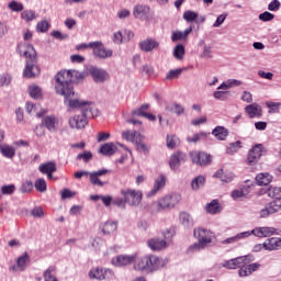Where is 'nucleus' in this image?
Wrapping results in <instances>:
<instances>
[{
	"label": "nucleus",
	"instance_id": "e433bc0d",
	"mask_svg": "<svg viewBox=\"0 0 281 281\" xmlns=\"http://www.w3.org/2000/svg\"><path fill=\"white\" fill-rule=\"evenodd\" d=\"M117 231V222L108 221L102 225V232L109 236Z\"/></svg>",
	"mask_w": 281,
	"mask_h": 281
},
{
	"label": "nucleus",
	"instance_id": "dca6fc26",
	"mask_svg": "<svg viewBox=\"0 0 281 281\" xmlns=\"http://www.w3.org/2000/svg\"><path fill=\"white\" fill-rule=\"evenodd\" d=\"M281 210V200H273L269 203L268 206L262 209L259 212L260 218H268V216H271V214H277V212H280Z\"/></svg>",
	"mask_w": 281,
	"mask_h": 281
},
{
	"label": "nucleus",
	"instance_id": "1a4fd4ad",
	"mask_svg": "<svg viewBox=\"0 0 281 281\" xmlns=\"http://www.w3.org/2000/svg\"><path fill=\"white\" fill-rule=\"evenodd\" d=\"M90 280H111L113 278V270L106 268L95 267L88 272Z\"/></svg>",
	"mask_w": 281,
	"mask_h": 281
},
{
	"label": "nucleus",
	"instance_id": "5701e85b",
	"mask_svg": "<svg viewBox=\"0 0 281 281\" xmlns=\"http://www.w3.org/2000/svg\"><path fill=\"white\" fill-rule=\"evenodd\" d=\"M147 247H149L151 251H160V249H166V247H168V243H166L164 239L155 237L147 241Z\"/></svg>",
	"mask_w": 281,
	"mask_h": 281
},
{
	"label": "nucleus",
	"instance_id": "c9c22d12",
	"mask_svg": "<svg viewBox=\"0 0 281 281\" xmlns=\"http://www.w3.org/2000/svg\"><path fill=\"white\" fill-rule=\"evenodd\" d=\"M179 221L183 227H192L194 225V220H192V215L188 212H181L179 215Z\"/></svg>",
	"mask_w": 281,
	"mask_h": 281
},
{
	"label": "nucleus",
	"instance_id": "aec40b11",
	"mask_svg": "<svg viewBox=\"0 0 281 281\" xmlns=\"http://www.w3.org/2000/svg\"><path fill=\"white\" fill-rule=\"evenodd\" d=\"M166 188V176L160 175L155 179L153 189L147 193V196H155L159 190Z\"/></svg>",
	"mask_w": 281,
	"mask_h": 281
},
{
	"label": "nucleus",
	"instance_id": "4468645a",
	"mask_svg": "<svg viewBox=\"0 0 281 281\" xmlns=\"http://www.w3.org/2000/svg\"><path fill=\"white\" fill-rule=\"evenodd\" d=\"M134 19L148 21L150 19V7L146 4H136L133 9Z\"/></svg>",
	"mask_w": 281,
	"mask_h": 281
},
{
	"label": "nucleus",
	"instance_id": "c03bdc74",
	"mask_svg": "<svg viewBox=\"0 0 281 281\" xmlns=\"http://www.w3.org/2000/svg\"><path fill=\"white\" fill-rule=\"evenodd\" d=\"M183 56H186V47L183 44H178L173 48V57L176 60H183Z\"/></svg>",
	"mask_w": 281,
	"mask_h": 281
},
{
	"label": "nucleus",
	"instance_id": "0eeeda50",
	"mask_svg": "<svg viewBox=\"0 0 281 281\" xmlns=\"http://www.w3.org/2000/svg\"><path fill=\"white\" fill-rule=\"evenodd\" d=\"M121 194L123 199H125L126 205H131L132 207L139 206V203H142V199L144 198V193L135 189H124L121 191Z\"/></svg>",
	"mask_w": 281,
	"mask_h": 281
},
{
	"label": "nucleus",
	"instance_id": "4d7b16f0",
	"mask_svg": "<svg viewBox=\"0 0 281 281\" xmlns=\"http://www.w3.org/2000/svg\"><path fill=\"white\" fill-rule=\"evenodd\" d=\"M167 111H173V113H176V115H183L184 113V109L183 105L179 104V103H173L171 105H168L166 108Z\"/></svg>",
	"mask_w": 281,
	"mask_h": 281
},
{
	"label": "nucleus",
	"instance_id": "72a5a7b5",
	"mask_svg": "<svg viewBox=\"0 0 281 281\" xmlns=\"http://www.w3.org/2000/svg\"><path fill=\"white\" fill-rule=\"evenodd\" d=\"M117 151V146L113 143H105L100 148L101 155H105L106 157H111V155H115Z\"/></svg>",
	"mask_w": 281,
	"mask_h": 281
},
{
	"label": "nucleus",
	"instance_id": "de8ad7c7",
	"mask_svg": "<svg viewBox=\"0 0 281 281\" xmlns=\"http://www.w3.org/2000/svg\"><path fill=\"white\" fill-rule=\"evenodd\" d=\"M240 148H243V143L240 140H237L227 146L226 153L228 155H236V153H238Z\"/></svg>",
	"mask_w": 281,
	"mask_h": 281
},
{
	"label": "nucleus",
	"instance_id": "f3484780",
	"mask_svg": "<svg viewBox=\"0 0 281 281\" xmlns=\"http://www.w3.org/2000/svg\"><path fill=\"white\" fill-rule=\"evenodd\" d=\"M138 47H139L140 52L150 54V52H155V49L159 48V42L157 40H155L154 37H147L145 40H142L138 43Z\"/></svg>",
	"mask_w": 281,
	"mask_h": 281
},
{
	"label": "nucleus",
	"instance_id": "39448f33",
	"mask_svg": "<svg viewBox=\"0 0 281 281\" xmlns=\"http://www.w3.org/2000/svg\"><path fill=\"white\" fill-rule=\"evenodd\" d=\"M98 115H100L98 109H90L89 111L83 110L81 114H76L69 119V126L70 128H77V131H80L89 124V120L98 117Z\"/></svg>",
	"mask_w": 281,
	"mask_h": 281
},
{
	"label": "nucleus",
	"instance_id": "f8f14e48",
	"mask_svg": "<svg viewBox=\"0 0 281 281\" xmlns=\"http://www.w3.org/2000/svg\"><path fill=\"white\" fill-rule=\"evenodd\" d=\"M192 164L195 166H207L210 164V155L205 151L193 150L189 154Z\"/></svg>",
	"mask_w": 281,
	"mask_h": 281
},
{
	"label": "nucleus",
	"instance_id": "bb28decb",
	"mask_svg": "<svg viewBox=\"0 0 281 281\" xmlns=\"http://www.w3.org/2000/svg\"><path fill=\"white\" fill-rule=\"evenodd\" d=\"M123 139H126V142H132L133 144H136V142H144V136L135 131H126L122 133Z\"/></svg>",
	"mask_w": 281,
	"mask_h": 281
},
{
	"label": "nucleus",
	"instance_id": "7ed1b4c3",
	"mask_svg": "<svg viewBox=\"0 0 281 281\" xmlns=\"http://www.w3.org/2000/svg\"><path fill=\"white\" fill-rule=\"evenodd\" d=\"M193 236L198 243L189 246L188 254H196V251H203L210 243H212V232L207 228H194Z\"/></svg>",
	"mask_w": 281,
	"mask_h": 281
},
{
	"label": "nucleus",
	"instance_id": "09e8293b",
	"mask_svg": "<svg viewBox=\"0 0 281 281\" xmlns=\"http://www.w3.org/2000/svg\"><path fill=\"white\" fill-rule=\"evenodd\" d=\"M266 106L269 109L270 114L280 113L281 102L267 101Z\"/></svg>",
	"mask_w": 281,
	"mask_h": 281
},
{
	"label": "nucleus",
	"instance_id": "c756f323",
	"mask_svg": "<svg viewBox=\"0 0 281 281\" xmlns=\"http://www.w3.org/2000/svg\"><path fill=\"white\" fill-rule=\"evenodd\" d=\"M257 186H269L273 181V177L269 172L258 173L255 178Z\"/></svg>",
	"mask_w": 281,
	"mask_h": 281
},
{
	"label": "nucleus",
	"instance_id": "2f4dec72",
	"mask_svg": "<svg viewBox=\"0 0 281 281\" xmlns=\"http://www.w3.org/2000/svg\"><path fill=\"white\" fill-rule=\"evenodd\" d=\"M212 134L214 135L215 139H218V142H225L229 135V131L223 126H217L213 130Z\"/></svg>",
	"mask_w": 281,
	"mask_h": 281
},
{
	"label": "nucleus",
	"instance_id": "423d86ee",
	"mask_svg": "<svg viewBox=\"0 0 281 281\" xmlns=\"http://www.w3.org/2000/svg\"><path fill=\"white\" fill-rule=\"evenodd\" d=\"M65 104H67L69 109H80L81 113H85V111H91V109H97L92 102L78 99V97H76V92H74L69 98H65Z\"/></svg>",
	"mask_w": 281,
	"mask_h": 281
},
{
	"label": "nucleus",
	"instance_id": "ddd939ff",
	"mask_svg": "<svg viewBox=\"0 0 281 281\" xmlns=\"http://www.w3.org/2000/svg\"><path fill=\"white\" fill-rule=\"evenodd\" d=\"M166 265H168L167 259L159 258L155 255H149L148 273H155L156 271L164 269V267H166Z\"/></svg>",
	"mask_w": 281,
	"mask_h": 281
},
{
	"label": "nucleus",
	"instance_id": "603ef678",
	"mask_svg": "<svg viewBox=\"0 0 281 281\" xmlns=\"http://www.w3.org/2000/svg\"><path fill=\"white\" fill-rule=\"evenodd\" d=\"M70 77V85L72 82H80V80L85 79V75L78 70H68Z\"/></svg>",
	"mask_w": 281,
	"mask_h": 281
},
{
	"label": "nucleus",
	"instance_id": "9d476101",
	"mask_svg": "<svg viewBox=\"0 0 281 281\" xmlns=\"http://www.w3.org/2000/svg\"><path fill=\"white\" fill-rule=\"evenodd\" d=\"M92 56L99 58V60H106L113 56V50L111 48H105L104 44L100 41L94 42L92 46Z\"/></svg>",
	"mask_w": 281,
	"mask_h": 281
},
{
	"label": "nucleus",
	"instance_id": "6e6552de",
	"mask_svg": "<svg viewBox=\"0 0 281 281\" xmlns=\"http://www.w3.org/2000/svg\"><path fill=\"white\" fill-rule=\"evenodd\" d=\"M88 72L91 76L93 82L97 85H102L103 82H108V80H111V75H109V71L104 68H100L97 66H91L88 68Z\"/></svg>",
	"mask_w": 281,
	"mask_h": 281
},
{
	"label": "nucleus",
	"instance_id": "49530a36",
	"mask_svg": "<svg viewBox=\"0 0 281 281\" xmlns=\"http://www.w3.org/2000/svg\"><path fill=\"white\" fill-rule=\"evenodd\" d=\"M210 133L207 132H200L194 134L192 137H188L187 142H189V144H196V142H201V139H207Z\"/></svg>",
	"mask_w": 281,
	"mask_h": 281
},
{
	"label": "nucleus",
	"instance_id": "6ab92c4d",
	"mask_svg": "<svg viewBox=\"0 0 281 281\" xmlns=\"http://www.w3.org/2000/svg\"><path fill=\"white\" fill-rule=\"evenodd\" d=\"M42 124L49 131V133H56V130L58 128V117L55 115H46L43 117Z\"/></svg>",
	"mask_w": 281,
	"mask_h": 281
},
{
	"label": "nucleus",
	"instance_id": "8fccbe9b",
	"mask_svg": "<svg viewBox=\"0 0 281 281\" xmlns=\"http://www.w3.org/2000/svg\"><path fill=\"white\" fill-rule=\"evenodd\" d=\"M235 265L238 269V267H243V265H249V262L254 261V256H241L234 258Z\"/></svg>",
	"mask_w": 281,
	"mask_h": 281
},
{
	"label": "nucleus",
	"instance_id": "b1692460",
	"mask_svg": "<svg viewBox=\"0 0 281 281\" xmlns=\"http://www.w3.org/2000/svg\"><path fill=\"white\" fill-rule=\"evenodd\" d=\"M149 267V256H144L136 259L134 263L135 271H142L143 273H148Z\"/></svg>",
	"mask_w": 281,
	"mask_h": 281
},
{
	"label": "nucleus",
	"instance_id": "f03ea898",
	"mask_svg": "<svg viewBox=\"0 0 281 281\" xmlns=\"http://www.w3.org/2000/svg\"><path fill=\"white\" fill-rule=\"evenodd\" d=\"M55 91L58 95L64 98H71L74 95V85L68 70H60L55 76Z\"/></svg>",
	"mask_w": 281,
	"mask_h": 281
},
{
	"label": "nucleus",
	"instance_id": "bf43d9fd",
	"mask_svg": "<svg viewBox=\"0 0 281 281\" xmlns=\"http://www.w3.org/2000/svg\"><path fill=\"white\" fill-rule=\"evenodd\" d=\"M32 190H34V183L32 182V180H26L25 182L22 183L20 191L23 194H27V192H32Z\"/></svg>",
	"mask_w": 281,
	"mask_h": 281
},
{
	"label": "nucleus",
	"instance_id": "a211bd4d",
	"mask_svg": "<svg viewBox=\"0 0 281 281\" xmlns=\"http://www.w3.org/2000/svg\"><path fill=\"white\" fill-rule=\"evenodd\" d=\"M137 260V255H119L112 259L114 267H126Z\"/></svg>",
	"mask_w": 281,
	"mask_h": 281
},
{
	"label": "nucleus",
	"instance_id": "338daca9",
	"mask_svg": "<svg viewBox=\"0 0 281 281\" xmlns=\"http://www.w3.org/2000/svg\"><path fill=\"white\" fill-rule=\"evenodd\" d=\"M113 43L116 45H121V43H124V31H119L113 34Z\"/></svg>",
	"mask_w": 281,
	"mask_h": 281
},
{
	"label": "nucleus",
	"instance_id": "774afa93",
	"mask_svg": "<svg viewBox=\"0 0 281 281\" xmlns=\"http://www.w3.org/2000/svg\"><path fill=\"white\" fill-rule=\"evenodd\" d=\"M36 30H37V32H42V33L47 32V30H49V22H47L45 20L38 22L36 25Z\"/></svg>",
	"mask_w": 281,
	"mask_h": 281
},
{
	"label": "nucleus",
	"instance_id": "a19ab883",
	"mask_svg": "<svg viewBox=\"0 0 281 281\" xmlns=\"http://www.w3.org/2000/svg\"><path fill=\"white\" fill-rule=\"evenodd\" d=\"M214 177L220 178L222 181H224V183H231V181H234V178H235L236 176H234L233 172L223 173V169H220V170L214 175Z\"/></svg>",
	"mask_w": 281,
	"mask_h": 281
},
{
	"label": "nucleus",
	"instance_id": "864d4df0",
	"mask_svg": "<svg viewBox=\"0 0 281 281\" xmlns=\"http://www.w3.org/2000/svg\"><path fill=\"white\" fill-rule=\"evenodd\" d=\"M198 14L199 13H196L192 10H188V11H184L182 19H184V21H187V23H195L196 19H198Z\"/></svg>",
	"mask_w": 281,
	"mask_h": 281
},
{
	"label": "nucleus",
	"instance_id": "69168bd1",
	"mask_svg": "<svg viewBox=\"0 0 281 281\" xmlns=\"http://www.w3.org/2000/svg\"><path fill=\"white\" fill-rule=\"evenodd\" d=\"M213 95L215 100L224 101V100H227V98H229V91H225V90L215 91Z\"/></svg>",
	"mask_w": 281,
	"mask_h": 281
},
{
	"label": "nucleus",
	"instance_id": "9b49d317",
	"mask_svg": "<svg viewBox=\"0 0 281 281\" xmlns=\"http://www.w3.org/2000/svg\"><path fill=\"white\" fill-rule=\"evenodd\" d=\"M250 236H256L257 238H269L278 234V229L269 226L256 227L252 231H246Z\"/></svg>",
	"mask_w": 281,
	"mask_h": 281
},
{
	"label": "nucleus",
	"instance_id": "ea45409f",
	"mask_svg": "<svg viewBox=\"0 0 281 281\" xmlns=\"http://www.w3.org/2000/svg\"><path fill=\"white\" fill-rule=\"evenodd\" d=\"M249 236H251V233H246V232L238 233L236 236L225 239L224 245H229L232 243H238V240L249 238Z\"/></svg>",
	"mask_w": 281,
	"mask_h": 281
},
{
	"label": "nucleus",
	"instance_id": "5fc2aeb1",
	"mask_svg": "<svg viewBox=\"0 0 281 281\" xmlns=\"http://www.w3.org/2000/svg\"><path fill=\"white\" fill-rule=\"evenodd\" d=\"M34 187L37 192H47V181L43 178L35 180Z\"/></svg>",
	"mask_w": 281,
	"mask_h": 281
},
{
	"label": "nucleus",
	"instance_id": "4be33fe9",
	"mask_svg": "<svg viewBox=\"0 0 281 281\" xmlns=\"http://www.w3.org/2000/svg\"><path fill=\"white\" fill-rule=\"evenodd\" d=\"M108 172L109 170L106 169H100L98 171L90 172V183H92V186H99V188H102L104 186V182H102L98 177H104V175H106Z\"/></svg>",
	"mask_w": 281,
	"mask_h": 281
},
{
	"label": "nucleus",
	"instance_id": "7c9ffc66",
	"mask_svg": "<svg viewBox=\"0 0 281 281\" xmlns=\"http://www.w3.org/2000/svg\"><path fill=\"white\" fill-rule=\"evenodd\" d=\"M267 251H278L281 249V238L280 237H271L266 240Z\"/></svg>",
	"mask_w": 281,
	"mask_h": 281
},
{
	"label": "nucleus",
	"instance_id": "4c0bfd02",
	"mask_svg": "<svg viewBox=\"0 0 281 281\" xmlns=\"http://www.w3.org/2000/svg\"><path fill=\"white\" fill-rule=\"evenodd\" d=\"M243 85V81L238 79H228L224 81L218 89H222L223 91H227V89H234V87H240Z\"/></svg>",
	"mask_w": 281,
	"mask_h": 281
},
{
	"label": "nucleus",
	"instance_id": "f257e3e1",
	"mask_svg": "<svg viewBox=\"0 0 281 281\" xmlns=\"http://www.w3.org/2000/svg\"><path fill=\"white\" fill-rule=\"evenodd\" d=\"M18 54L26 58V65L23 71L24 78H36L41 74L38 68V59L36 58V49L32 44L20 43L18 45Z\"/></svg>",
	"mask_w": 281,
	"mask_h": 281
},
{
	"label": "nucleus",
	"instance_id": "58836bf2",
	"mask_svg": "<svg viewBox=\"0 0 281 281\" xmlns=\"http://www.w3.org/2000/svg\"><path fill=\"white\" fill-rule=\"evenodd\" d=\"M29 94L33 100H41V98H43V90L36 85H31L29 86Z\"/></svg>",
	"mask_w": 281,
	"mask_h": 281
},
{
	"label": "nucleus",
	"instance_id": "052dcab7",
	"mask_svg": "<svg viewBox=\"0 0 281 281\" xmlns=\"http://www.w3.org/2000/svg\"><path fill=\"white\" fill-rule=\"evenodd\" d=\"M148 109H150V104H142L139 109L132 111V115H137L138 117H142L143 114H146V111H148Z\"/></svg>",
	"mask_w": 281,
	"mask_h": 281
},
{
	"label": "nucleus",
	"instance_id": "0e129e2a",
	"mask_svg": "<svg viewBox=\"0 0 281 281\" xmlns=\"http://www.w3.org/2000/svg\"><path fill=\"white\" fill-rule=\"evenodd\" d=\"M16 187L14 184H7L1 188V194L4 195H12L13 192H15Z\"/></svg>",
	"mask_w": 281,
	"mask_h": 281
},
{
	"label": "nucleus",
	"instance_id": "a878e982",
	"mask_svg": "<svg viewBox=\"0 0 281 281\" xmlns=\"http://www.w3.org/2000/svg\"><path fill=\"white\" fill-rule=\"evenodd\" d=\"M245 112L251 119L260 117L262 115V108L258 103H251L245 108Z\"/></svg>",
	"mask_w": 281,
	"mask_h": 281
},
{
	"label": "nucleus",
	"instance_id": "20e7f679",
	"mask_svg": "<svg viewBox=\"0 0 281 281\" xmlns=\"http://www.w3.org/2000/svg\"><path fill=\"white\" fill-rule=\"evenodd\" d=\"M181 201V195L179 193H172L161 198L160 200L153 202L149 206V212L151 214H157V212H162V210H172Z\"/></svg>",
	"mask_w": 281,
	"mask_h": 281
},
{
	"label": "nucleus",
	"instance_id": "f704fd0d",
	"mask_svg": "<svg viewBox=\"0 0 281 281\" xmlns=\"http://www.w3.org/2000/svg\"><path fill=\"white\" fill-rule=\"evenodd\" d=\"M26 112L29 115H34V113L36 114L37 117H43V115H45V113H47V111L45 110H41L38 112V104H34V103H26Z\"/></svg>",
	"mask_w": 281,
	"mask_h": 281
},
{
	"label": "nucleus",
	"instance_id": "79ce46f5",
	"mask_svg": "<svg viewBox=\"0 0 281 281\" xmlns=\"http://www.w3.org/2000/svg\"><path fill=\"white\" fill-rule=\"evenodd\" d=\"M268 196L270 199H273V200H277V201H280L281 200V187H269L268 190Z\"/></svg>",
	"mask_w": 281,
	"mask_h": 281
},
{
	"label": "nucleus",
	"instance_id": "37998d69",
	"mask_svg": "<svg viewBox=\"0 0 281 281\" xmlns=\"http://www.w3.org/2000/svg\"><path fill=\"white\" fill-rule=\"evenodd\" d=\"M44 281H58L56 278V267L50 266L44 272Z\"/></svg>",
	"mask_w": 281,
	"mask_h": 281
},
{
	"label": "nucleus",
	"instance_id": "cd10ccee",
	"mask_svg": "<svg viewBox=\"0 0 281 281\" xmlns=\"http://www.w3.org/2000/svg\"><path fill=\"white\" fill-rule=\"evenodd\" d=\"M249 186H244L240 189H236L231 193V196L234 201H240V199H246L249 195Z\"/></svg>",
	"mask_w": 281,
	"mask_h": 281
},
{
	"label": "nucleus",
	"instance_id": "a18cd8bd",
	"mask_svg": "<svg viewBox=\"0 0 281 281\" xmlns=\"http://www.w3.org/2000/svg\"><path fill=\"white\" fill-rule=\"evenodd\" d=\"M205 186V177L198 176L191 181V188L192 190H201Z\"/></svg>",
	"mask_w": 281,
	"mask_h": 281
},
{
	"label": "nucleus",
	"instance_id": "412c9836",
	"mask_svg": "<svg viewBox=\"0 0 281 281\" xmlns=\"http://www.w3.org/2000/svg\"><path fill=\"white\" fill-rule=\"evenodd\" d=\"M27 262H30V256L27 252H24L16 260V265L10 268V271H25L27 268Z\"/></svg>",
	"mask_w": 281,
	"mask_h": 281
},
{
	"label": "nucleus",
	"instance_id": "3c124183",
	"mask_svg": "<svg viewBox=\"0 0 281 281\" xmlns=\"http://www.w3.org/2000/svg\"><path fill=\"white\" fill-rule=\"evenodd\" d=\"M186 71V68H177L173 70H169L166 75V80H175L181 76Z\"/></svg>",
	"mask_w": 281,
	"mask_h": 281
},
{
	"label": "nucleus",
	"instance_id": "393cba45",
	"mask_svg": "<svg viewBox=\"0 0 281 281\" xmlns=\"http://www.w3.org/2000/svg\"><path fill=\"white\" fill-rule=\"evenodd\" d=\"M182 161H186V154L177 151L176 154L171 155L169 160V166L171 170H177V168L181 166Z\"/></svg>",
	"mask_w": 281,
	"mask_h": 281
},
{
	"label": "nucleus",
	"instance_id": "2eb2a0df",
	"mask_svg": "<svg viewBox=\"0 0 281 281\" xmlns=\"http://www.w3.org/2000/svg\"><path fill=\"white\" fill-rule=\"evenodd\" d=\"M262 153H265V147L262 144L255 145L248 153L247 164L249 166H254V164H258V159L262 157Z\"/></svg>",
	"mask_w": 281,
	"mask_h": 281
},
{
	"label": "nucleus",
	"instance_id": "e2e57ef3",
	"mask_svg": "<svg viewBox=\"0 0 281 281\" xmlns=\"http://www.w3.org/2000/svg\"><path fill=\"white\" fill-rule=\"evenodd\" d=\"M10 82H12V76L9 74L0 75V87H9Z\"/></svg>",
	"mask_w": 281,
	"mask_h": 281
},
{
	"label": "nucleus",
	"instance_id": "13d9d810",
	"mask_svg": "<svg viewBox=\"0 0 281 281\" xmlns=\"http://www.w3.org/2000/svg\"><path fill=\"white\" fill-rule=\"evenodd\" d=\"M21 19L30 23V21H34L36 19V12L33 10H25L21 13Z\"/></svg>",
	"mask_w": 281,
	"mask_h": 281
},
{
	"label": "nucleus",
	"instance_id": "c85d7f7f",
	"mask_svg": "<svg viewBox=\"0 0 281 281\" xmlns=\"http://www.w3.org/2000/svg\"><path fill=\"white\" fill-rule=\"evenodd\" d=\"M0 153L7 159H14L16 149L8 144L0 145Z\"/></svg>",
	"mask_w": 281,
	"mask_h": 281
},
{
	"label": "nucleus",
	"instance_id": "6e6d98bb",
	"mask_svg": "<svg viewBox=\"0 0 281 281\" xmlns=\"http://www.w3.org/2000/svg\"><path fill=\"white\" fill-rule=\"evenodd\" d=\"M8 8L9 10H11V12H23V3L16 1V0H12L11 2L8 3Z\"/></svg>",
	"mask_w": 281,
	"mask_h": 281
},
{
	"label": "nucleus",
	"instance_id": "680f3d73",
	"mask_svg": "<svg viewBox=\"0 0 281 281\" xmlns=\"http://www.w3.org/2000/svg\"><path fill=\"white\" fill-rule=\"evenodd\" d=\"M112 205H116V207H121V210H124L126 207V199L120 196L113 198Z\"/></svg>",
	"mask_w": 281,
	"mask_h": 281
},
{
	"label": "nucleus",
	"instance_id": "473e14b6",
	"mask_svg": "<svg viewBox=\"0 0 281 281\" xmlns=\"http://www.w3.org/2000/svg\"><path fill=\"white\" fill-rule=\"evenodd\" d=\"M38 170L42 175H54V172H56V162L48 161L46 164H42L40 165Z\"/></svg>",
	"mask_w": 281,
	"mask_h": 281
}]
</instances>
